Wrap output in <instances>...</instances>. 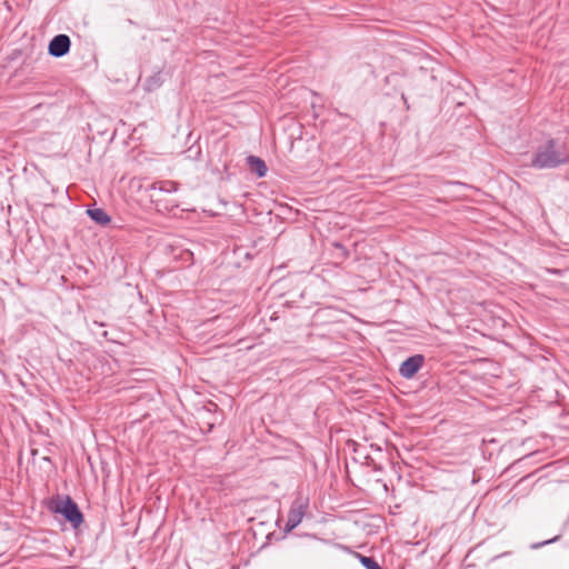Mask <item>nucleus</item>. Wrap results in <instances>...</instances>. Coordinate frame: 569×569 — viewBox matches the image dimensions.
Segmentation results:
<instances>
[{
  "instance_id": "obj_1",
  "label": "nucleus",
  "mask_w": 569,
  "mask_h": 569,
  "mask_svg": "<svg viewBox=\"0 0 569 569\" xmlns=\"http://www.w3.org/2000/svg\"><path fill=\"white\" fill-rule=\"evenodd\" d=\"M569 162V150L563 142L549 139L540 144L533 153L531 167L551 169Z\"/></svg>"
},
{
  "instance_id": "obj_2",
  "label": "nucleus",
  "mask_w": 569,
  "mask_h": 569,
  "mask_svg": "<svg viewBox=\"0 0 569 569\" xmlns=\"http://www.w3.org/2000/svg\"><path fill=\"white\" fill-rule=\"evenodd\" d=\"M49 509L52 512L62 515L66 520H68L73 528H79L83 522V516L80 511L78 505L69 497L60 498L52 500L50 502Z\"/></svg>"
},
{
  "instance_id": "obj_3",
  "label": "nucleus",
  "mask_w": 569,
  "mask_h": 569,
  "mask_svg": "<svg viewBox=\"0 0 569 569\" xmlns=\"http://www.w3.org/2000/svg\"><path fill=\"white\" fill-rule=\"evenodd\" d=\"M309 510V498L302 493H298L291 502L288 511V519L284 525V532H290L296 529L303 520Z\"/></svg>"
},
{
  "instance_id": "obj_4",
  "label": "nucleus",
  "mask_w": 569,
  "mask_h": 569,
  "mask_svg": "<svg viewBox=\"0 0 569 569\" xmlns=\"http://www.w3.org/2000/svg\"><path fill=\"white\" fill-rule=\"evenodd\" d=\"M425 362V357L422 355H415L407 358L399 368V373L401 377L406 379H411L416 376V373L421 369Z\"/></svg>"
},
{
  "instance_id": "obj_5",
  "label": "nucleus",
  "mask_w": 569,
  "mask_h": 569,
  "mask_svg": "<svg viewBox=\"0 0 569 569\" xmlns=\"http://www.w3.org/2000/svg\"><path fill=\"white\" fill-rule=\"evenodd\" d=\"M71 41L67 34H58L50 41L48 51L52 57L60 58L70 50Z\"/></svg>"
},
{
  "instance_id": "obj_6",
  "label": "nucleus",
  "mask_w": 569,
  "mask_h": 569,
  "mask_svg": "<svg viewBox=\"0 0 569 569\" xmlns=\"http://www.w3.org/2000/svg\"><path fill=\"white\" fill-rule=\"evenodd\" d=\"M178 189V184L174 182V181H170V180H167V181H157V182H153L150 187V197L152 199L153 202H156V204L159 207L160 206V202H161V193L164 192V193H171V192H174L177 191Z\"/></svg>"
},
{
  "instance_id": "obj_7",
  "label": "nucleus",
  "mask_w": 569,
  "mask_h": 569,
  "mask_svg": "<svg viewBox=\"0 0 569 569\" xmlns=\"http://www.w3.org/2000/svg\"><path fill=\"white\" fill-rule=\"evenodd\" d=\"M247 163L249 169L254 172L259 178H262L267 174V166L264 161L256 156H249L247 158Z\"/></svg>"
},
{
  "instance_id": "obj_8",
  "label": "nucleus",
  "mask_w": 569,
  "mask_h": 569,
  "mask_svg": "<svg viewBox=\"0 0 569 569\" xmlns=\"http://www.w3.org/2000/svg\"><path fill=\"white\" fill-rule=\"evenodd\" d=\"M87 213L94 222H97L100 226H106L110 222V217L103 209H88Z\"/></svg>"
},
{
  "instance_id": "obj_9",
  "label": "nucleus",
  "mask_w": 569,
  "mask_h": 569,
  "mask_svg": "<svg viewBox=\"0 0 569 569\" xmlns=\"http://www.w3.org/2000/svg\"><path fill=\"white\" fill-rule=\"evenodd\" d=\"M162 81H163V79H162L161 72H156L154 74H152L151 77H149L147 79L146 88L148 91L156 90L161 86Z\"/></svg>"
},
{
  "instance_id": "obj_10",
  "label": "nucleus",
  "mask_w": 569,
  "mask_h": 569,
  "mask_svg": "<svg viewBox=\"0 0 569 569\" xmlns=\"http://www.w3.org/2000/svg\"><path fill=\"white\" fill-rule=\"evenodd\" d=\"M360 557V561L361 563L363 565L365 568L367 569H382L380 567V565L371 557H366V556H359Z\"/></svg>"
},
{
  "instance_id": "obj_11",
  "label": "nucleus",
  "mask_w": 569,
  "mask_h": 569,
  "mask_svg": "<svg viewBox=\"0 0 569 569\" xmlns=\"http://www.w3.org/2000/svg\"><path fill=\"white\" fill-rule=\"evenodd\" d=\"M559 538H560V536H556V537H553V538H551V539H548V540H546V541H541V542H538V543H533V545H532V548H533V549L541 548V547H543V546H546V545H549V543H552V542L557 541Z\"/></svg>"
}]
</instances>
